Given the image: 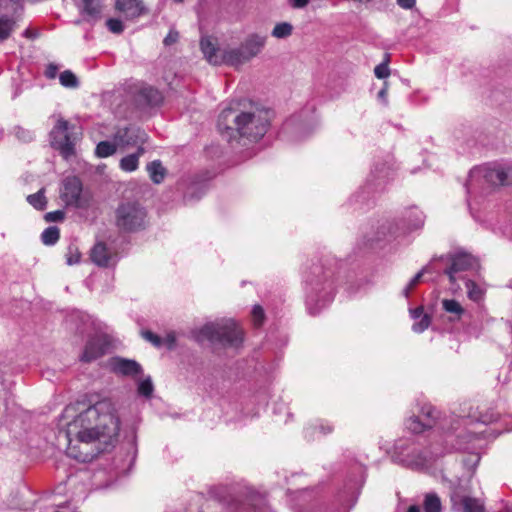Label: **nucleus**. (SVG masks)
Returning <instances> with one entry per match:
<instances>
[{"label":"nucleus","mask_w":512,"mask_h":512,"mask_svg":"<svg viewBox=\"0 0 512 512\" xmlns=\"http://www.w3.org/2000/svg\"><path fill=\"white\" fill-rule=\"evenodd\" d=\"M60 431L68 443L67 454L79 461H86L87 454L76 453L73 441L80 443L99 444L98 449L104 450L117 438L120 430V421L114 404L109 399H103L90 404L86 401H77L67 405L61 415Z\"/></svg>","instance_id":"1"},{"label":"nucleus","mask_w":512,"mask_h":512,"mask_svg":"<svg viewBox=\"0 0 512 512\" xmlns=\"http://www.w3.org/2000/svg\"><path fill=\"white\" fill-rule=\"evenodd\" d=\"M268 126V111L246 100L231 102L218 117V128L227 133L229 140L238 136L256 142L265 135Z\"/></svg>","instance_id":"2"},{"label":"nucleus","mask_w":512,"mask_h":512,"mask_svg":"<svg viewBox=\"0 0 512 512\" xmlns=\"http://www.w3.org/2000/svg\"><path fill=\"white\" fill-rule=\"evenodd\" d=\"M197 341L208 340L224 347L238 348L243 342V331L233 319H222L205 324L196 336Z\"/></svg>","instance_id":"3"},{"label":"nucleus","mask_w":512,"mask_h":512,"mask_svg":"<svg viewBox=\"0 0 512 512\" xmlns=\"http://www.w3.org/2000/svg\"><path fill=\"white\" fill-rule=\"evenodd\" d=\"M147 222V212L137 201H122L115 211V224L125 232H135L144 229Z\"/></svg>","instance_id":"4"},{"label":"nucleus","mask_w":512,"mask_h":512,"mask_svg":"<svg viewBox=\"0 0 512 512\" xmlns=\"http://www.w3.org/2000/svg\"><path fill=\"white\" fill-rule=\"evenodd\" d=\"M80 135L81 133L74 125H70L68 121L59 117L50 132L51 145L63 158L68 159L75 154V144Z\"/></svg>","instance_id":"5"},{"label":"nucleus","mask_w":512,"mask_h":512,"mask_svg":"<svg viewBox=\"0 0 512 512\" xmlns=\"http://www.w3.org/2000/svg\"><path fill=\"white\" fill-rule=\"evenodd\" d=\"M483 182L487 188L512 185V165L483 166L473 169L469 175V187Z\"/></svg>","instance_id":"6"},{"label":"nucleus","mask_w":512,"mask_h":512,"mask_svg":"<svg viewBox=\"0 0 512 512\" xmlns=\"http://www.w3.org/2000/svg\"><path fill=\"white\" fill-rule=\"evenodd\" d=\"M22 11L21 0H0V42L6 41L14 33Z\"/></svg>","instance_id":"7"},{"label":"nucleus","mask_w":512,"mask_h":512,"mask_svg":"<svg viewBox=\"0 0 512 512\" xmlns=\"http://www.w3.org/2000/svg\"><path fill=\"white\" fill-rule=\"evenodd\" d=\"M60 197L66 206L75 208L86 207L89 203L88 198L82 193L81 181L75 176L63 180Z\"/></svg>","instance_id":"8"},{"label":"nucleus","mask_w":512,"mask_h":512,"mask_svg":"<svg viewBox=\"0 0 512 512\" xmlns=\"http://www.w3.org/2000/svg\"><path fill=\"white\" fill-rule=\"evenodd\" d=\"M147 140L146 132L135 126L119 129L114 135V141L120 148L143 147Z\"/></svg>","instance_id":"9"},{"label":"nucleus","mask_w":512,"mask_h":512,"mask_svg":"<svg viewBox=\"0 0 512 512\" xmlns=\"http://www.w3.org/2000/svg\"><path fill=\"white\" fill-rule=\"evenodd\" d=\"M451 265L444 273L449 277L451 283L455 282V274L472 269L476 266V260L470 254L458 253L447 256Z\"/></svg>","instance_id":"10"},{"label":"nucleus","mask_w":512,"mask_h":512,"mask_svg":"<svg viewBox=\"0 0 512 512\" xmlns=\"http://www.w3.org/2000/svg\"><path fill=\"white\" fill-rule=\"evenodd\" d=\"M452 508L455 512H484L483 503L477 499L455 490L451 494Z\"/></svg>","instance_id":"11"},{"label":"nucleus","mask_w":512,"mask_h":512,"mask_svg":"<svg viewBox=\"0 0 512 512\" xmlns=\"http://www.w3.org/2000/svg\"><path fill=\"white\" fill-rule=\"evenodd\" d=\"M111 371L121 376H136L142 372L141 365L135 360L113 357L108 362Z\"/></svg>","instance_id":"12"},{"label":"nucleus","mask_w":512,"mask_h":512,"mask_svg":"<svg viewBox=\"0 0 512 512\" xmlns=\"http://www.w3.org/2000/svg\"><path fill=\"white\" fill-rule=\"evenodd\" d=\"M200 48L205 59L212 65L223 64V51L218 47L217 40L213 37H203Z\"/></svg>","instance_id":"13"},{"label":"nucleus","mask_w":512,"mask_h":512,"mask_svg":"<svg viewBox=\"0 0 512 512\" xmlns=\"http://www.w3.org/2000/svg\"><path fill=\"white\" fill-rule=\"evenodd\" d=\"M109 343L104 337H94L88 341L85 346L81 360L84 362H91L103 356L106 352Z\"/></svg>","instance_id":"14"},{"label":"nucleus","mask_w":512,"mask_h":512,"mask_svg":"<svg viewBox=\"0 0 512 512\" xmlns=\"http://www.w3.org/2000/svg\"><path fill=\"white\" fill-rule=\"evenodd\" d=\"M93 263L100 267H108L114 263L113 254L103 242H98L94 245L90 253Z\"/></svg>","instance_id":"15"},{"label":"nucleus","mask_w":512,"mask_h":512,"mask_svg":"<svg viewBox=\"0 0 512 512\" xmlns=\"http://www.w3.org/2000/svg\"><path fill=\"white\" fill-rule=\"evenodd\" d=\"M266 42V36H261L258 34L250 35L241 45L246 54L245 58L249 60L253 57L257 56L262 48L264 47Z\"/></svg>","instance_id":"16"},{"label":"nucleus","mask_w":512,"mask_h":512,"mask_svg":"<svg viewBox=\"0 0 512 512\" xmlns=\"http://www.w3.org/2000/svg\"><path fill=\"white\" fill-rule=\"evenodd\" d=\"M116 9L127 18H136L143 13L144 7L140 0H117Z\"/></svg>","instance_id":"17"},{"label":"nucleus","mask_w":512,"mask_h":512,"mask_svg":"<svg viewBox=\"0 0 512 512\" xmlns=\"http://www.w3.org/2000/svg\"><path fill=\"white\" fill-rule=\"evenodd\" d=\"M246 54L242 45L238 48L227 49L223 51V64H229L232 66L241 65L247 61L248 58H245Z\"/></svg>","instance_id":"18"},{"label":"nucleus","mask_w":512,"mask_h":512,"mask_svg":"<svg viewBox=\"0 0 512 512\" xmlns=\"http://www.w3.org/2000/svg\"><path fill=\"white\" fill-rule=\"evenodd\" d=\"M81 13L90 20H96L100 17L102 5L101 0H83L80 6Z\"/></svg>","instance_id":"19"},{"label":"nucleus","mask_w":512,"mask_h":512,"mask_svg":"<svg viewBox=\"0 0 512 512\" xmlns=\"http://www.w3.org/2000/svg\"><path fill=\"white\" fill-rule=\"evenodd\" d=\"M145 153V149L139 146L136 153L127 155L120 160V168L126 172H132L137 169L139 157Z\"/></svg>","instance_id":"20"},{"label":"nucleus","mask_w":512,"mask_h":512,"mask_svg":"<svg viewBox=\"0 0 512 512\" xmlns=\"http://www.w3.org/2000/svg\"><path fill=\"white\" fill-rule=\"evenodd\" d=\"M139 97L148 105L154 106L162 102L161 93L153 87H144L139 92Z\"/></svg>","instance_id":"21"},{"label":"nucleus","mask_w":512,"mask_h":512,"mask_svg":"<svg viewBox=\"0 0 512 512\" xmlns=\"http://www.w3.org/2000/svg\"><path fill=\"white\" fill-rule=\"evenodd\" d=\"M406 426L413 433H421L433 426V419L420 420L418 416H413L407 420Z\"/></svg>","instance_id":"22"},{"label":"nucleus","mask_w":512,"mask_h":512,"mask_svg":"<svg viewBox=\"0 0 512 512\" xmlns=\"http://www.w3.org/2000/svg\"><path fill=\"white\" fill-rule=\"evenodd\" d=\"M147 171L149 173V176L151 180L155 184H159L164 180L166 170L162 166L161 162L159 160H155L147 165Z\"/></svg>","instance_id":"23"},{"label":"nucleus","mask_w":512,"mask_h":512,"mask_svg":"<svg viewBox=\"0 0 512 512\" xmlns=\"http://www.w3.org/2000/svg\"><path fill=\"white\" fill-rule=\"evenodd\" d=\"M442 306L446 312L454 315L455 320H459L465 313V310L461 304L454 299H444L442 301Z\"/></svg>","instance_id":"24"},{"label":"nucleus","mask_w":512,"mask_h":512,"mask_svg":"<svg viewBox=\"0 0 512 512\" xmlns=\"http://www.w3.org/2000/svg\"><path fill=\"white\" fill-rule=\"evenodd\" d=\"M117 144L109 141H101L97 144L95 153L100 158L113 155L116 152Z\"/></svg>","instance_id":"25"},{"label":"nucleus","mask_w":512,"mask_h":512,"mask_svg":"<svg viewBox=\"0 0 512 512\" xmlns=\"http://www.w3.org/2000/svg\"><path fill=\"white\" fill-rule=\"evenodd\" d=\"M424 512H440L441 501L440 498L433 493L427 494L424 499Z\"/></svg>","instance_id":"26"},{"label":"nucleus","mask_w":512,"mask_h":512,"mask_svg":"<svg viewBox=\"0 0 512 512\" xmlns=\"http://www.w3.org/2000/svg\"><path fill=\"white\" fill-rule=\"evenodd\" d=\"M60 237V231L58 227L51 226L46 228L41 234V240L45 245H54Z\"/></svg>","instance_id":"27"},{"label":"nucleus","mask_w":512,"mask_h":512,"mask_svg":"<svg viewBox=\"0 0 512 512\" xmlns=\"http://www.w3.org/2000/svg\"><path fill=\"white\" fill-rule=\"evenodd\" d=\"M293 27L288 22H282L275 25L272 30V36L278 39L287 38L292 34Z\"/></svg>","instance_id":"28"},{"label":"nucleus","mask_w":512,"mask_h":512,"mask_svg":"<svg viewBox=\"0 0 512 512\" xmlns=\"http://www.w3.org/2000/svg\"><path fill=\"white\" fill-rule=\"evenodd\" d=\"M59 80L60 83L65 87L76 88L79 85L76 75L70 70L63 71L60 74Z\"/></svg>","instance_id":"29"},{"label":"nucleus","mask_w":512,"mask_h":512,"mask_svg":"<svg viewBox=\"0 0 512 512\" xmlns=\"http://www.w3.org/2000/svg\"><path fill=\"white\" fill-rule=\"evenodd\" d=\"M27 201L29 202V204H31L34 208L38 210H43L47 203L42 190L38 191L35 194L29 195L27 197Z\"/></svg>","instance_id":"30"},{"label":"nucleus","mask_w":512,"mask_h":512,"mask_svg":"<svg viewBox=\"0 0 512 512\" xmlns=\"http://www.w3.org/2000/svg\"><path fill=\"white\" fill-rule=\"evenodd\" d=\"M467 295L469 299L473 301H479L483 297V290L477 286V284L471 280L466 282Z\"/></svg>","instance_id":"31"},{"label":"nucleus","mask_w":512,"mask_h":512,"mask_svg":"<svg viewBox=\"0 0 512 512\" xmlns=\"http://www.w3.org/2000/svg\"><path fill=\"white\" fill-rule=\"evenodd\" d=\"M389 55H386L385 61L377 65L374 69V74L378 79H385L390 75L388 67Z\"/></svg>","instance_id":"32"},{"label":"nucleus","mask_w":512,"mask_h":512,"mask_svg":"<svg viewBox=\"0 0 512 512\" xmlns=\"http://www.w3.org/2000/svg\"><path fill=\"white\" fill-rule=\"evenodd\" d=\"M430 323H431L430 316L427 314H424L418 322L413 324L412 329L416 333H421L429 327Z\"/></svg>","instance_id":"33"},{"label":"nucleus","mask_w":512,"mask_h":512,"mask_svg":"<svg viewBox=\"0 0 512 512\" xmlns=\"http://www.w3.org/2000/svg\"><path fill=\"white\" fill-rule=\"evenodd\" d=\"M138 392L146 397H150L152 395L153 384L150 378H147L140 382L138 386Z\"/></svg>","instance_id":"34"},{"label":"nucleus","mask_w":512,"mask_h":512,"mask_svg":"<svg viewBox=\"0 0 512 512\" xmlns=\"http://www.w3.org/2000/svg\"><path fill=\"white\" fill-rule=\"evenodd\" d=\"M253 322L256 327L262 325L265 315L264 310L260 305H255L252 309Z\"/></svg>","instance_id":"35"},{"label":"nucleus","mask_w":512,"mask_h":512,"mask_svg":"<svg viewBox=\"0 0 512 512\" xmlns=\"http://www.w3.org/2000/svg\"><path fill=\"white\" fill-rule=\"evenodd\" d=\"M142 337L146 340L152 343L153 346L159 348L162 346V338H160L158 335L154 334L153 332L149 330H145L141 332Z\"/></svg>","instance_id":"36"},{"label":"nucleus","mask_w":512,"mask_h":512,"mask_svg":"<svg viewBox=\"0 0 512 512\" xmlns=\"http://www.w3.org/2000/svg\"><path fill=\"white\" fill-rule=\"evenodd\" d=\"M107 26L109 30L115 34L121 33L124 29L122 22L118 19L107 20Z\"/></svg>","instance_id":"37"},{"label":"nucleus","mask_w":512,"mask_h":512,"mask_svg":"<svg viewBox=\"0 0 512 512\" xmlns=\"http://www.w3.org/2000/svg\"><path fill=\"white\" fill-rule=\"evenodd\" d=\"M64 212L61 210L48 212L45 214L44 219L46 222H57L62 221L64 219Z\"/></svg>","instance_id":"38"},{"label":"nucleus","mask_w":512,"mask_h":512,"mask_svg":"<svg viewBox=\"0 0 512 512\" xmlns=\"http://www.w3.org/2000/svg\"><path fill=\"white\" fill-rule=\"evenodd\" d=\"M431 271L430 265L424 266L411 280L410 287H415L422 279L425 273H429Z\"/></svg>","instance_id":"39"},{"label":"nucleus","mask_w":512,"mask_h":512,"mask_svg":"<svg viewBox=\"0 0 512 512\" xmlns=\"http://www.w3.org/2000/svg\"><path fill=\"white\" fill-rule=\"evenodd\" d=\"M162 345H165L169 350L174 349L176 345V334L174 332H169L162 339Z\"/></svg>","instance_id":"40"},{"label":"nucleus","mask_w":512,"mask_h":512,"mask_svg":"<svg viewBox=\"0 0 512 512\" xmlns=\"http://www.w3.org/2000/svg\"><path fill=\"white\" fill-rule=\"evenodd\" d=\"M80 261V253L77 251V249L69 248V252L67 254V264L73 265L77 264Z\"/></svg>","instance_id":"41"},{"label":"nucleus","mask_w":512,"mask_h":512,"mask_svg":"<svg viewBox=\"0 0 512 512\" xmlns=\"http://www.w3.org/2000/svg\"><path fill=\"white\" fill-rule=\"evenodd\" d=\"M179 33L175 30H170L167 36L164 38V45L170 46L178 41Z\"/></svg>","instance_id":"42"},{"label":"nucleus","mask_w":512,"mask_h":512,"mask_svg":"<svg viewBox=\"0 0 512 512\" xmlns=\"http://www.w3.org/2000/svg\"><path fill=\"white\" fill-rule=\"evenodd\" d=\"M16 136L23 141H30L32 139L30 131H26L23 128H17Z\"/></svg>","instance_id":"43"},{"label":"nucleus","mask_w":512,"mask_h":512,"mask_svg":"<svg viewBox=\"0 0 512 512\" xmlns=\"http://www.w3.org/2000/svg\"><path fill=\"white\" fill-rule=\"evenodd\" d=\"M434 413H435V409H433L432 407H425V408H423L421 415L424 417L423 420L433 419V424H434L435 423Z\"/></svg>","instance_id":"44"},{"label":"nucleus","mask_w":512,"mask_h":512,"mask_svg":"<svg viewBox=\"0 0 512 512\" xmlns=\"http://www.w3.org/2000/svg\"><path fill=\"white\" fill-rule=\"evenodd\" d=\"M310 0H288L291 7L294 9H302L308 5Z\"/></svg>","instance_id":"45"},{"label":"nucleus","mask_w":512,"mask_h":512,"mask_svg":"<svg viewBox=\"0 0 512 512\" xmlns=\"http://www.w3.org/2000/svg\"><path fill=\"white\" fill-rule=\"evenodd\" d=\"M397 4L403 9H412L416 4V0H397Z\"/></svg>","instance_id":"46"},{"label":"nucleus","mask_w":512,"mask_h":512,"mask_svg":"<svg viewBox=\"0 0 512 512\" xmlns=\"http://www.w3.org/2000/svg\"><path fill=\"white\" fill-rule=\"evenodd\" d=\"M57 66L56 65H53V64H50L48 67H47V70H46V76L50 79H53L55 78L56 74H57Z\"/></svg>","instance_id":"47"},{"label":"nucleus","mask_w":512,"mask_h":512,"mask_svg":"<svg viewBox=\"0 0 512 512\" xmlns=\"http://www.w3.org/2000/svg\"><path fill=\"white\" fill-rule=\"evenodd\" d=\"M411 314H412V317L414 319L421 318L424 315L423 314V308L422 307H417L416 309L411 311Z\"/></svg>","instance_id":"48"},{"label":"nucleus","mask_w":512,"mask_h":512,"mask_svg":"<svg viewBox=\"0 0 512 512\" xmlns=\"http://www.w3.org/2000/svg\"><path fill=\"white\" fill-rule=\"evenodd\" d=\"M387 91H388L387 83H385L384 87L378 92V97L385 102H386V97H387Z\"/></svg>","instance_id":"49"},{"label":"nucleus","mask_w":512,"mask_h":512,"mask_svg":"<svg viewBox=\"0 0 512 512\" xmlns=\"http://www.w3.org/2000/svg\"><path fill=\"white\" fill-rule=\"evenodd\" d=\"M414 289V287H410V283L407 284V286L403 289V295L405 297H409L410 292Z\"/></svg>","instance_id":"50"},{"label":"nucleus","mask_w":512,"mask_h":512,"mask_svg":"<svg viewBox=\"0 0 512 512\" xmlns=\"http://www.w3.org/2000/svg\"><path fill=\"white\" fill-rule=\"evenodd\" d=\"M407 512H420V507L417 506V505H411L408 509H407Z\"/></svg>","instance_id":"51"},{"label":"nucleus","mask_w":512,"mask_h":512,"mask_svg":"<svg viewBox=\"0 0 512 512\" xmlns=\"http://www.w3.org/2000/svg\"><path fill=\"white\" fill-rule=\"evenodd\" d=\"M24 36H25V37H27V38H30V37H32L33 35H32V32H31L30 30H28V29H27V30H25V32H24Z\"/></svg>","instance_id":"52"},{"label":"nucleus","mask_w":512,"mask_h":512,"mask_svg":"<svg viewBox=\"0 0 512 512\" xmlns=\"http://www.w3.org/2000/svg\"><path fill=\"white\" fill-rule=\"evenodd\" d=\"M474 457L476 458V462H478L479 459H480L479 456L478 455H474Z\"/></svg>","instance_id":"53"},{"label":"nucleus","mask_w":512,"mask_h":512,"mask_svg":"<svg viewBox=\"0 0 512 512\" xmlns=\"http://www.w3.org/2000/svg\"><path fill=\"white\" fill-rule=\"evenodd\" d=\"M174 1H175V2H178V3H180V2H182L183 0H174Z\"/></svg>","instance_id":"54"}]
</instances>
